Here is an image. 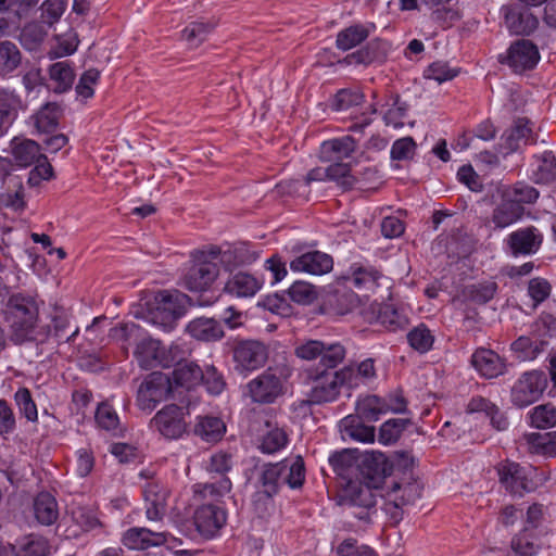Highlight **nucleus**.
<instances>
[{"mask_svg": "<svg viewBox=\"0 0 556 556\" xmlns=\"http://www.w3.org/2000/svg\"><path fill=\"white\" fill-rule=\"evenodd\" d=\"M332 368L314 367L306 370V380L312 386L311 397L316 403L334 401L343 386L357 388V381L353 379L352 368H342L332 371Z\"/></svg>", "mask_w": 556, "mask_h": 556, "instance_id": "nucleus-1", "label": "nucleus"}, {"mask_svg": "<svg viewBox=\"0 0 556 556\" xmlns=\"http://www.w3.org/2000/svg\"><path fill=\"white\" fill-rule=\"evenodd\" d=\"M37 316V306L33 300L20 294L10 298L5 309V320L14 343L21 344L38 339Z\"/></svg>", "mask_w": 556, "mask_h": 556, "instance_id": "nucleus-2", "label": "nucleus"}, {"mask_svg": "<svg viewBox=\"0 0 556 556\" xmlns=\"http://www.w3.org/2000/svg\"><path fill=\"white\" fill-rule=\"evenodd\" d=\"M291 374L292 370L287 365L268 367L248 382V395L254 403L271 404L285 394Z\"/></svg>", "mask_w": 556, "mask_h": 556, "instance_id": "nucleus-3", "label": "nucleus"}, {"mask_svg": "<svg viewBox=\"0 0 556 556\" xmlns=\"http://www.w3.org/2000/svg\"><path fill=\"white\" fill-rule=\"evenodd\" d=\"M345 349L339 342H325L315 339H305L296 342L294 355L304 362L319 359V366L336 368L345 357Z\"/></svg>", "mask_w": 556, "mask_h": 556, "instance_id": "nucleus-4", "label": "nucleus"}, {"mask_svg": "<svg viewBox=\"0 0 556 556\" xmlns=\"http://www.w3.org/2000/svg\"><path fill=\"white\" fill-rule=\"evenodd\" d=\"M263 486H302L305 482V466L300 456L279 464L264 466L260 471Z\"/></svg>", "mask_w": 556, "mask_h": 556, "instance_id": "nucleus-5", "label": "nucleus"}, {"mask_svg": "<svg viewBox=\"0 0 556 556\" xmlns=\"http://www.w3.org/2000/svg\"><path fill=\"white\" fill-rule=\"evenodd\" d=\"M185 295L168 290L155 294L153 304L146 316L148 323L163 328L172 329L173 323L180 316Z\"/></svg>", "mask_w": 556, "mask_h": 556, "instance_id": "nucleus-6", "label": "nucleus"}, {"mask_svg": "<svg viewBox=\"0 0 556 556\" xmlns=\"http://www.w3.org/2000/svg\"><path fill=\"white\" fill-rule=\"evenodd\" d=\"M215 252H199L188 271L182 278V285L190 291L206 290L218 276V265L214 258Z\"/></svg>", "mask_w": 556, "mask_h": 556, "instance_id": "nucleus-7", "label": "nucleus"}, {"mask_svg": "<svg viewBox=\"0 0 556 556\" xmlns=\"http://www.w3.org/2000/svg\"><path fill=\"white\" fill-rule=\"evenodd\" d=\"M185 352L178 344H172L166 349L159 340H143L137 348L136 357L142 368L155 366L170 367L182 359Z\"/></svg>", "mask_w": 556, "mask_h": 556, "instance_id": "nucleus-8", "label": "nucleus"}, {"mask_svg": "<svg viewBox=\"0 0 556 556\" xmlns=\"http://www.w3.org/2000/svg\"><path fill=\"white\" fill-rule=\"evenodd\" d=\"M150 427L164 439L178 440L188 429L187 413L177 405H166L154 415Z\"/></svg>", "mask_w": 556, "mask_h": 556, "instance_id": "nucleus-9", "label": "nucleus"}, {"mask_svg": "<svg viewBox=\"0 0 556 556\" xmlns=\"http://www.w3.org/2000/svg\"><path fill=\"white\" fill-rule=\"evenodd\" d=\"M173 391V382L167 374L153 371L140 384L137 404L142 410H152L160 402L167 399Z\"/></svg>", "mask_w": 556, "mask_h": 556, "instance_id": "nucleus-10", "label": "nucleus"}, {"mask_svg": "<svg viewBox=\"0 0 556 556\" xmlns=\"http://www.w3.org/2000/svg\"><path fill=\"white\" fill-rule=\"evenodd\" d=\"M539 48L529 39H518L507 49L500 61L517 74L533 70L540 62Z\"/></svg>", "mask_w": 556, "mask_h": 556, "instance_id": "nucleus-11", "label": "nucleus"}, {"mask_svg": "<svg viewBox=\"0 0 556 556\" xmlns=\"http://www.w3.org/2000/svg\"><path fill=\"white\" fill-rule=\"evenodd\" d=\"M547 387L544 372L532 370L525 372L511 389V402L518 407H527L538 401Z\"/></svg>", "mask_w": 556, "mask_h": 556, "instance_id": "nucleus-12", "label": "nucleus"}, {"mask_svg": "<svg viewBox=\"0 0 556 556\" xmlns=\"http://www.w3.org/2000/svg\"><path fill=\"white\" fill-rule=\"evenodd\" d=\"M500 483L506 486H527L528 484L539 485L549 481L544 473H539L538 469L528 465L520 466L514 462H503L497 468Z\"/></svg>", "mask_w": 556, "mask_h": 556, "instance_id": "nucleus-13", "label": "nucleus"}, {"mask_svg": "<svg viewBox=\"0 0 556 556\" xmlns=\"http://www.w3.org/2000/svg\"><path fill=\"white\" fill-rule=\"evenodd\" d=\"M227 522L225 508L204 504L199 506L193 514V525L197 532L205 540L217 536Z\"/></svg>", "mask_w": 556, "mask_h": 556, "instance_id": "nucleus-14", "label": "nucleus"}, {"mask_svg": "<svg viewBox=\"0 0 556 556\" xmlns=\"http://www.w3.org/2000/svg\"><path fill=\"white\" fill-rule=\"evenodd\" d=\"M268 357L267 348L260 341L248 340L238 343L233 350L235 369L248 374L262 367Z\"/></svg>", "mask_w": 556, "mask_h": 556, "instance_id": "nucleus-15", "label": "nucleus"}, {"mask_svg": "<svg viewBox=\"0 0 556 556\" xmlns=\"http://www.w3.org/2000/svg\"><path fill=\"white\" fill-rule=\"evenodd\" d=\"M382 496L384 498L383 511L393 525H397L421 494L418 489H388Z\"/></svg>", "mask_w": 556, "mask_h": 556, "instance_id": "nucleus-16", "label": "nucleus"}, {"mask_svg": "<svg viewBox=\"0 0 556 556\" xmlns=\"http://www.w3.org/2000/svg\"><path fill=\"white\" fill-rule=\"evenodd\" d=\"M211 252H215L214 258L216 263H220L227 270L237 266L249 265L260 257V253L252 249L248 242H238L227 245L225 249L212 248Z\"/></svg>", "mask_w": 556, "mask_h": 556, "instance_id": "nucleus-17", "label": "nucleus"}, {"mask_svg": "<svg viewBox=\"0 0 556 556\" xmlns=\"http://www.w3.org/2000/svg\"><path fill=\"white\" fill-rule=\"evenodd\" d=\"M169 538L166 531H152L143 527L128 529L123 535V544L129 549L143 551L164 545Z\"/></svg>", "mask_w": 556, "mask_h": 556, "instance_id": "nucleus-18", "label": "nucleus"}, {"mask_svg": "<svg viewBox=\"0 0 556 556\" xmlns=\"http://www.w3.org/2000/svg\"><path fill=\"white\" fill-rule=\"evenodd\" d=\"M471 365L476 371L485 379H493L506 372L505 358L496 352L485 348L477 349L471 355Z\"/></svg>", "mask_w": 556, "mask_h": 556, "instance_id": "nucleus-19", "label": "nucleus"}, {"mask_svg": "<svg viewBox=\"0 0 556 556\" xmlns=\"http://www.w3.org/2000/svg\"><path fill=\"white\" fill-rule=\"evenodd\" d=\"M332 257L320 251H311L301 254L290 262V268L294 273L309 275H324L332 269Z\"/></svg>", "mask_w": 556, "mask_h": 556, "instance_id": "nucleus-20", "label": "nucleus"}, {"mask_svg": "<svg viewBox=\"0 0 556 556\" xmlns=\"http://www.w3.org/2000/svg\"><path fill=\"white\" fill-rule=\"evenodd\" d=\"M506 243L514 255L533 254L542 243V235L534 227H526L509 233Z\"/></svg>", "mask_w": 556, "mask_h": 556, "instance_id": "nucleus-21", "label": "nucleus"}, {"mask_svg": "<svg viewBox=\"0 0 556 556\" xmlns=\"http://www.w3.org/2000/svg\"><path fill=\"white\" fill-rule=\"evenodd\" d=\"M503 154L516 151L522 143H535L530 122L525 118L517 119L514 126L506 130L501 138Z\"/></svg>", "mask_w": 556, "mask_h": 556, "instance_id": "nucleus-22", "label": "nucleus"}, {"mask_svg": "<svg viewBox=\"0 0 556 556\" xmlns=\"http://www.w3.org/2000/svg\"><path fill=\"white\" fill-rule=\"evenodd\" d=\"M263 281L255 276L238 271L225 285V292L236 298H252L262 288Z\"/></svg>", "mask_w": 556, "mask_h": 556, "instance_id": "nucleus-23", "label": "nucleus"}, {"mask_svg": "<svg viewBox=\"0 0 556 556\" xmlns=\"http://www.w3.org/2000/svg\"><path fill=\"white\" fill-rule=\"evenodd\" d=\"M506 27L513 34H529L538 26V18L526 10L511 5L502 8Z\"/></svg>", "mask_w": 556, "mask_h": 556, "instance_id": "nucleus-24", "label": "nucleus"}, {"mask_svg": "<svg viewBox=\"0 0 556 556\" xmlns=\"http://www.w3.org/2000/svg\"><path fill=\"white\" fill-rule=\"evenodd\" d=\"M333 497L337 504L349 508L369 510L376 505V495L372 489H336Z\"/></svg>", "mask_w": 556, "mask_h": 556, "instance_id": "nucleus-25", "label": "nucleus"}, {"mask_svg": "<svg viewBox=\"0 0 556 556\" xmlns=\"http://www.w3.org/2000/svg\"><path fill=\"white\" fill-rule=\"evenodd\" d=\"M529 176L539 185H548L556 180V157L546 151L535 155L530 164Z\"/></svg>", "mask_w": 556, "mask_h": 556, "instance_id": "nucleus-26", "label": "nucleus"}, {"mask_svg": "<svg viewBox=\"0 0 556 556\" xmlns=\"http://www.w3.org/2000/svg\"><path fill=\"white\" fill-rule=\"evenodd\" d=\"M357 415H349L340 421V430L344 437L353 441L370 444L376 441L374 426L365 425Z\"/></svg>", "mask_w": 556, "mask_h": 556, "instance_id": "nucleus-27", "label": "nucleus"}, {"mask_svg": "<svg viewBox=\"0 0 556 556\" xmlns=\"http://www.w3.org/2000/svg\"><path fill=\"white\" fill-rule=\"evenodd\" d=\"M289 442L286 430L277 422L267 420L260 439L258 448L265 454H274L285 448Z\"/></svg>", "mask_w": 556, "mask_h": 556, "instance_id": "nucleus-28", "label": "nucleus"}, {"mask_svg": "<svg viewBox=\"0 0 556 556\" xmlns=\"http://www.w3.org/2000/svg\"><path fill=\"white\" fill-rule=\"evenodd\" d=\"M34 516L42 526H51L59 518V506L55 496L48 491L39 492L33 503Z\"/></svg>", "mask_w": 556, "mask_h": 556, "instance_id": "nucleus-29", "label": "nucleus"}, {"mask_svg": "<svg viewBox=\"0 0 556 556\" xmlns=\"http://www.w3.org/2000/svg\"><path fill=\"white\" fill-rule=\"evenodd\" d=\"M356 142L351 136H343L324 141L320 146V157L327 162H336L352 155Z\"/></svg>", "mask_w": 556, "mask_h": 556, "instance_id": "nucleus-30", "label": "nucleus"}, {"mask_svg": "<svg viewBox=\"0 0 556 556\" xmlns=\"http://www.w3.org/2000/svg\"><path fill=\"white\" fill-rule=\"evenodd\" d=\"M169 489H144L146 516L149 520H161L166 513Z\"/></svg>", "mask_w": 556, "mask_h": 556, "instance_id": "nucleus-31", "label": "nucleus"}, {"mask_svg": "<svg viewBox=\"0 0 556 556\" xmlns=\"http://www.w3.org/2000/svg\"><path fill=\"white\" fill-rule=\"evenodd\" d=\"M523 207L511 202L506 195L493 212L492 222L497 228H506L517 223L523 215Z\"/></svg>", "mask_w": 556, "mask_h": 556, "instance_id": "nucleus-32", "label": "nucleus"}, {"mask_svg": "<svg viewBox=\"0 0 556 556\" xmlns=\"http://www.w3.org/2000/svg\"><path fill=\"white\" fill-rule=\"evenodd\" d=\"M12 155L17 167H27L39 161L41 152L34 140L23 139L12 141Z\"/></svg>", "mask_w": 556, "mask_h": 556, "instance_id": "nucleus-33", "label": "nucleus"}, {"mask_svg": "<svg viewBox=\"0 0 556 556\" xmlns=\"http://www.w3.org/2000/svg\"><path fill=\"white\" fill-rule=\"evenodd\" d=\"M9 548L15 556H48L50 554L48 540L36 534L23 538L17 546L10 545Z\"/></svg>", "mask_w": 556, "mask_h": 556, "instance_id": "nucleus-34", "label": "nucleus"}, {"mask_svg": "<svg viewBox=\"0 0 556 556\" xmlns=\"http://www.w3.org/2000/svg\"><path fill=\"white\" fill-rule=\"evenodd\" d=\"M350 270L349 282L359 290L372 291L381 278V274L371 266L353 264Z\"/></svg>", "mask_w": 556, "mask_h": 556, "instance_id": "nucleus-35", "label": "nucleus"}, {"mask_svg": "<svg viewBox=\"0 0 556 556\" xmlns=\"http://www.w3.org/2000/svg\"><path fill=\"white\" fill-rule=\"evenodd\" d=\"M190 334L201 341H217L224 331L218 321L212 318H198L188 325Z\"/></svg>", "mask_w": 556, "mask_h": 556, "instance_id": "nucleus-36", "label": "nucleus"}, {"mask_svg": "<svg viewBox=\"0 0 556 556\" xmlns=\"http://www.w3.org/2000/svg\"><path fill=\"white\" fill-rule=\"evenodd\" d=\"M528 451L532 454L551 457L556 455V437L552 432H532L525 435Z\"/></svg>", "mask_w": 556, "mask_h": 556, "instance_id": "nucleus-37", "label": "nucleus"}, {"mask_svg": "<svg viewBox=\"0 0 556 556\" xmlns=\"http://www.w3.org/2000/svg\"><path fill=\"white\" fill-rule=\"evenodd\" d=\"M356 415L366 421H377L386 415L384 400L377 395H365L355 403Z\"/></svg>", "mask_w": 556, "mask_h": 556, "instance_id": "nucleus-38", "label": "nucleus"}, {"mask_svg": "<svg viewBox=\"0 0 556 556\" xmlns=\"http://www.w3.org/2000/svg\"><path fill=\"white\" fill-rule=\"evenodd\" d=\"M180 361L175 363L177 367L173 371V382L176 386L190 389L204 378V374L197 364L192 362L181 363Z\"/></svg>", "mask_w": 556, "mask_h": 556, "instance_id": "nucleus-39", "label": "nucleus"}, {"mask_svg": "<svg viewBox=\"0 0 556 556\" xmlns=\"http://www.w3.org/2000/svg\"><path fill=\"white\" fill-rule=\"evenodd\" d=\"M408 425H410V419L408 418H391L386 420L379 427L378 442L384 446L395 444Z\"/></svg>", "mask_w": 556, "mask_h": 556, "instance_id": "nucleus-40", "label": "nucleus"}, {"mask_svg": "<svg viewBox=\"0 0 556 556\" xmlns=\"http://www.w3.org/2000/svg\"><path fill=\"white\" fill-rule=\"evenodd\" d=\"M23 109L20 97L13 91H0V126L11 125Z\"/></svg>", "mask_w": 556, "mask_h": 556, "instance_id": "nucleus-41", "label": "nucleus"}, {"mask_svg": "<svg viewBox=\"0 0 556 556\" xmlns=\"http://www.w3.org/2000/svg\"><path fill=\"white\" fill-rule=\"evenodd\" d=\"M50 79L54 83L56 92L68 90L75 79V74L70 63L66 61L56 62L49 70Z\"/></svg>", "mask_w": 556, "mask_h": 556, "instance_id": "nucleus-42", "label": "nucleus"}, {"mask_svg": "<svg viewBox=\"0 0 556 556\" xmlns=\"http://www.w3.org/2000/svg\"><path fill=\"white\" fill-rule=\"evenodd\" d=\"M226 427L217 417H201L195 425V433L207 442L219 440L225 433Z\"/></svg>", "mask_w": 556, "mask_h": 556, "instance_id": "nucleus-43", "label": "nucleus"}, {"mask_svg": "<svg viewBox=\"0 0 556 556\" xmlns=\"http://www.w3.org/2000/svg\"><path fill=\"white\" fill-rule=\"evenodd\" d=\"M78 47L77 34L73 29H68L64 34L58 35L48 52L50 59H59L73 54Z\"/></svg>", "mask_w": 556, "mask_h": 556, "instance_id": "nucleus-44", "label": "nucleus"}, {"mask_svg": "<svg viewBox=\"0 0 556 556\" xmlns=\"http://www.w3.org/2000/svg\"><path fill=\"white\" fill-rule=\"evenodd\" d=\"M369 35V30L364 25H352L341 30L337 36V47L346 51L362 43Z\"/></svg>", "mask_w": 556, "mask_h": 556, "instance_id": "nucleus-45", "label": "nucleus"}, {"mask_svg": "<svg viewBox=\"0 0 556 556\" xmlns=\"http://www.w3.org/2000/svg\"><path fill=\"white\" fill-rule=\"evenodd\" d=\"M546 341L521 336L511 344V350L521 361L534 359L544 349Z\"/></svg>", "mask_w": 556, "mask_h": 556, "instance_id": "nucleus-46", "label": "nucleus"}, {"mask_svg": "<svg viewBox=\"0 0 556 556\" xmlns=\"http://www.w3.org/2000/svg\"><path fill=\"white\" fill-rule=\"evenodd\" d=\"M541 545L536 535L532 532H526L523 529L511 540V549L516 556H534L540 551Z\"/></svg>", "mask_w": 556, "mask_h": 556, "instance_id": "nucleus-47", "label": "nucleus"}, {"mask_svg": "<svg viewBox=\"0 0 556 556\" xmlns=\"http://www.w3.org/2000/svg\"><path fill=\"white\" fill-rule=\"evenodd\" d=\"M21 63V52L11 41L0 42V76L13 72Z\"/></svg>", "mask_w": 556, "mask_h": 556, "instance_id": "nucleus-48", "label": "nucleus"}, {"mask_svg": "<svg viewBox=\"0 0 556 556\" xmlns=\"http://www.w3.org/2000/svg\"><path fill=\"white\" fill-rule=\"evenodd\" d=\"M314 181H328V168H313L307 173L303 181H285L279 184L278 188L281 189L282 192L302 194L303 192H301V188H304Z\"/></svg>", "mask_w": 556, "mask_h": 556, "instance_id": "nucleus-49", "label": "nucleus"}, {"mask_svg": "<svg viewBox=\"0 0 556 556\" xmlns=\"http://www.w3.org/2000/svg\"><path fill=\"white\" fill-rule=\"evenodd\" d=\"M531 426L547 429L556 425V407L551 404L535 406L529 412Z\"/></svg>", "mask_w": 556, "mask_h": 556, "instance_id": "nucleus-50", "label": "nucleus"}, {"mask_svg": "<svg viewBox=\"0 0 556 556\" xmlns=\"http://www.w3.org/2000/svg\"><path fill=\"white\" fill-rule=\"evenodd\" d=\"M58 105L48 103L34 116L35 127L39 132H49L58 125Z\"/></svg>", "mask_w": 556, "mask_h": 556, "instance_id": "nucleus-51", "label": "nucleus"}, {"mask_svg": "<svg viewBox=\"0 0 556 556\" xmlns=\"http://www.w3.org/2000/svg\"><path fill=\"white\" fill-rule=\"evenodd\" d=\"M47 30L45 26L39 23L27 24L21 31L20 41L27 50H36L39 45L45 40Z\"/></svg>", "mask_w": 556, "mask_h": 556, "instance_id": "nucleus-52", "label": "nucleus"}, {"mask_svg": "<svg viewBox=\"0 0 556 556\" xmlns=\"http://www.w3.org/2000/svg\"><path fill=\"white\" fill-rule=\"evenodd\" d=\"M407 340L414 350L426 353L432 348L434 337L424 324H420L408 332Z\"/></svg>", "mask_w": 556, "mask_h": 556, "instance_id": "nucleus-53", "label": "nucleus"}, {"mask_svg": "<svg viewBox=\"0 0 556 556\" xmlns=\"http://www.w3.org/2000/svg\"><path fill=\"white\" fill-rule=\"evenodd\" d=\"M377 320L390 331L403 329L408 324L407 317L391 305H386L379 311Z\"/></svg>", "mask_w": 556, "mask_h": 556, "instance_id": "nucleus-54", "label": "nucleus"}, {"mask_svg": "<svg viewBox=\"0 0 556 556\" xmlns=\"http://www.w3.org/2000/svg\"><path fill=\"white\" fill-rule=\"evenodd\" d=\"M504 195H506L511 202L518 203V205L522 206V204L534 203L539 198V192L535 188L527 184L518 182L507 189Z\"/></svg>", "mask_w": 556, "mask_h": 556, "instance_id": "nucleus-55", "label": "nucleus"}, {"mask_svg": "<svg viewBox=\"0 0 556 556\" xmlns=\"http://www.w3.org/2000/svg\"><path fill=\"white\" fill-rule=\"evenodd\" d=\"M214 26L215 25L211 23H191L182 30V38L190 47L195 48L206 39L207 35L212 31Z\"/></svg>", "mask_w": 556, "mask_h": 556, "instance_id": "nucleus-56", "label": "nucleus"}, {"mask_svg": "<svg viewBox=\"0 0 556 556\" xmlns=\"http://www.w3.org/2000/svg\"><path fill=\"white\" fill-rule=\"evenodd\" d=\"M458 74L456 68L451 67L446 62L437 61L430 64L424 72L427 79H432L439 84L452 80Z\"/></svg>", "mask_w": 556, "mask_h": 556, "instance_id": "nucleus-57", "label": "nucleus"}, {"mask_svg": "<svg viewBox=\"0 0 556 556\" xmlns=\"http://www.w3.org/2000/svg\"><path fill=\"white\" fill-rule=\"evenodd\" d=\"M277 493V489L269 491L268 489H258L252 496V505L258 517L264 518L274 509L273 496Z\"/></svg>", "mask_w": 556, "mask_h": 556, "instance_id": "nucleus-58", "label": "nucleus"}, {"mask_svg": "<svg viewBox=\"0 0 556 556\" xmlns=\"http://www.w3.org/2000/svg\"><path fill=\"white\" fill-rule=\"evenodd\" d=\"M328 180L334 181L343 188H351L355 179L351 174V168L346 163L333 162L328 167Z\"/></svg>", "mask_w": 556, "mask_h": 556, "instance_id": "nucleus-59", "label": "nucleus"}, {"mask_svg": "<svg viewBox=\"0 0 556 556\" xmlns=\"http://www.w3.org/2000/svg\"><path fill=\"white\" fill-rule=\"evenodd\" d=\"M497 286L494 281H484L481 283L470 285L466 288L467 295L477 303H486L493 299Z\"/></svg>", "mask_w": 556, "mask_h": 556, "instance_id": "nucleus-60", "label": "nucleus"}, {"mask_svg": "<svg viewBox=\"0 0 556 556\" xmlns=\"http://www.w3.org/2000/svg\"><path fill=\"white\" fill-rule=\"evenodd\" d=\"M329 464L338 476L346 478L354 467V457L350 451L343 450L330 455Z\"/></svg>", "mask_w": 556, "mask_h": 556, "instance_id": "nucleus-61", "label": "nucleus"}, {"mask_svg": "<svg viewBox=\"0 0 556 556\" xmlns=\"http://www.w3.org/2000/svg\"><path fill=\"white\" fill-rule=\"evenodd\" d=\"M288 294L293 302L299 304H309L316 299L314 287L305 281L293 282L288 290Z\"/></svg>", "mask_w": 556, "mask_h": 556, "instance_id": "nucleus-62", "label": "nucleus"}, {"mask_svg": "<svg viewBox=\"0 0 556 556\" xmlns=\"http://www.w3.org/2000/svg\"><path fill=\"white\" fill-rule=\"evenodd\" d=\"M337 556H378L377 553L367 545H359L355 539H345L337 547Z\"/></svg>", "mask_w": 556, "mask_h": 556, "instance_id": "nucleus-63", "label": "nucleus"}, {"mask_svg": "<svg viewBox=\"0 0 556 556\" xmlns=\"http://www.w3.org/2000/svg\"><path fill=\"white\" fill-rule=\"evenodd\" d=\"M96 421L99 427L105 430H115L119 424V418L115 409L108 403H102L96 412Z\"/></svg>", "mask_w": 556, "mask_h": 556, "instance_id": "nucleus-64", "label": "nucleus"}]
</instances>
